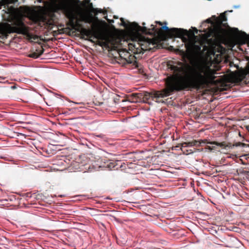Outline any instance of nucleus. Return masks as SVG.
<instances>
[{"label":"nucleus","instance_id":"21","mask_svg":"<svg viewBox=\"0 0 249 249\" xmlns=\"http://www.w3.org/2000/svg\"><path fill=\"white\" fill-rule=\"evenodd\" d=\"M142 93H146V94H148V93H151V92H148V91H144L143 92H142Z\"/></svg>","mask_w":249,"mask_h":249},{"label":"nucleus","instance_id":"13","mask_svg":"<svg viewBox=\"0 0 249 249\" xmlns=\"http://www.w3.org/2000/svg\"><path fill=\"white\" fill-rule=\"evenodd\" d=\"M243 37L246 41L249 42V35H248L245 32L242 33Z\"/></svg>","mask_w":249,"mask_h":249},{"label":"nucleus","instance_id":"9","mask_svg":"<svg viewBox=\"0 0 249 249\" xmlns=\"http://www.w3.org/2000/svg\"><path fill=\"white\" fill-rule=\"evenodd\" d=\"M156 98V102L158 103H165L164 98L168 97L170 94H153Z\"/></svg>","mask_w":249,"mask_h":249},{"label":"nucleus","instance_id":"24","mask_svg":"<svg viewBox=\"0 0 249 249\" xmlns=\"http://www.w3.org/2000/svg\"><path fill=\"white\" fill-rule=\"evenodd\" d=\"M228 12H232V10H231V11H228Z\"/></svg>","mask_w":249,"mask_h":249},{"label":"nucleus","instance_id":"12","mask_svg":"<svg viewBox=\"0 0 249 249\" xmlns=\"http://www.w3.org/2000/svg\"><path fill=\"white\" fill-rule=\"evenodd\" d=\"M196 142H188V143L185 142L183 144V146H184V147L192 146L193 145H195Z\"/></svg>","mask_w":249,"mask_h":249},{"label":"nucleus","instance_id":"1","mask_svg":"<svg viewBox=\"0 0 249 249\" xmlns=\"http://www.w3.org/2000/svg\"><path fill=\"white\" fill-rule=\"evenodd\" d=\"M216 73L213 65L207 59H201L191 67L186 77H180L177 82L172 83L169 89L171 91L185 89L199 90L214 82Z\"/></svg>","mask_w":249,"mask_h":249},{"label":"nucleus","instance_id":"17","mask_svg":"<svg viewBox=\"0 0 249 249\" xmlns=\"http://www.w3.org/2000/svg\"><path fill=\"white\" fill-rule=\"evenodd\" d=\"M9 88L11 89H15L16 88V86H11L9 87Z\"/></svg>","mask_w":249,"mask_h":249},{"label":"nucleus","instance_id":"2","mask_svg":"<svg viewBox=\"0 0 249 249\" xmlns=\"http://www.w3.org/2000/svg\"><path fill=\"white\" fill-rule=\"evenodd\" d=\"M176 36L181 38L185 43V47L187 51L189 53H194L197 54H201V46L200 43H196L193 39L187 38L188 36L187 30L181 28H174L171 29Z\"/></svg>","mask_w":249,"mask_h":249},{"label":"nucleus","instance_id":"7","mask_svg":"<svg viewBox=\"0 0 249 249\" xmlns=\"http://www.w3.org/2000/svg\"><path fill=\"white\" fill-rule=\"evenodd\" d=\"M168 65L171 70L176 73L177 76H180L181 73L184 71V67L181 63L178 66L171 64H169Z\"/></svg>","mask_w":249,"mask_h":249},{"label":"nucleus","instance_id":"15","mask_svg":"<svg viewBox=\"0 0 249 249\" xmlns=\"http://www.w3.org/2000/svg\"><path fill=\"white\" fill-rule=\"evenodd\" d=\"M162 29L165 31H168L169 30V28L168 27H167L166 25H164L161 27Z\"/></svg>","mask_w":249,"mask_h":249},{"label":"nucleus","instance_id":"25","mask_svg":"<svg viewBox=\"0 0 249 249\" xmlns=\"http://www.w3.org/2000/svg\"><path fill=\"white\" fill-rule=\"evenodd\" d=\"M164 93L167 94V93H169V92H165Z\"/></svg>","mask_w":249,"mask_h":249},{"label":"nucleus","instance_id":"5","mask_svg":"<svg viewBox=\"0 0 249 249\" xmlns=\"http://www.w3.org/2000/svg\"><path fill=\"white\" fill-rule=\"evenodd\" d=\"M120 57V61L118 62L122 64H131L133 63V56L129 54V53L126 51L123 50L119 53Z\"/></svg>","mask_w":249,"mask_h":249},{"label":"nucleus","instance_id":"28","mask_svg":"<svg viewBox=\"0 0 249 249\" xmlns=\"http://www.w3.org/2000/svg\"><path fill=\"white\" fill-rule=\"evenodd\" d=\"M145 95H150V94H145Z\"/></svg>","mask_w":249,"mask_h":249},{"label":"nucleus","instance_id":"26","mask_svg":"<svg viewBox=\"0 0 249 249\" xmlns=\"http://www.w3.org/2000/svg\"><path fill=\"white\" fill-rule=\"evenodd\" d=\"M202 93L204 94V93H205V92H204V91H203V92H202Z\"/></svg>","mask_w":249,"mask_h":249},{"label":"nucleus","instance_id":"27","mask_svg":"<svg viewBox=\"0 0 249 249\" xmlns=\"http://www.w3.org/2000/svg\"><path fill=\"white\" fill-rule=\"evenodd\" d=\"M19 89H20V90H22V89H21L20 88H19Z\"/></svg>","mask_w":249,"mask_h":249},{"label":"nucleus","instance_id":"4","mask_svg":"<svg viewBox=\"0 0 249 249\" xmlns=\"http://www.w3.org/2000/svg\"><path fill=\"white\" fill-rule=\"evenodd\" d=\"M12 32L26 35L28 37L30 36L28 28L21 21L18 22L16 26L12 27Z\"/></svg>","mask_w":249,"mask_h":249},{"label":"nucleus","instance_id":"8","mask_svg":"<svg viewBox=\"0 0 249 249\" xmlns=\"http://www.w3.org/2000/svg\"><path fill=\"white\" fill-rule=\"evenodd\" d=\"M64 12L67 18L73 21L76 18L74 9L71 7H66L64 9Z\"/></svg>","mask_w":249,"mask_h":249},{"label":"nucleus","instance_id":"10","mask_svg":"<svg viewBox=\"0 0 249 249\" xmlns=\"http://www.w3.org/2000/svg\"><path fill=\"white\" fill-rule=\"evenodd\" d=\"M130 97H128L129 98L128 100L130 102L137 103V102H141V101L140 100H139L137 98L138 94H130Z\"/></svg>","mask_w":249,"mask_h":249},{"label":"nucleus","instance_id":"16","mask_svg":"<svg viewBox=\"0 0 249 249\" xmlns=\"http://www.w3.org/2000/svg\"><path fill=\"white\" fill-rule=\"evenodd\" d=\"M31 57H35V58H37L39 57V55L36 54V53H33L30 55Z\"/></svg>","mask_w":249,"mask_h":249},{"label":"nucleus","instance_id":"3","mask_svg":"<svg viewBox=\"0 0 249 249\" xmlns=\"http://www.w3.org/2000/svg\"><path fill=\"white\" fill-rule=\"evenodd\" d=\"M209 143H211L213 145L212 146H208V148L211 150L214 149L216 146H219L222 148L223 150H228L230 149H232L233 147L236 146H240L242 147H245L246 144L243 143L237 142L235 144H234L232 145L227 144L225 142H208Z\"/></svg>","mask_w":249,"mask_h":249},{"label":"nucleus","instance_id":"19","mask_svg":"<svg viewBox=\"0 0 249 249\" xmlns=\"http://www.w3.org/2000/svg\"><path fill=\"white\" fill-rule=\"evenodd\" d=\"M195 34H197L198 33V30L196 29V28H195Z\"/></svg>","mask_w":249,"mask_h":249},{"label":"nucleus","instance_id":"11","mask_svg":"<svg viewBox=\"0 0 249 249\" xmlns=\"http://www.w3.org/2000/svg\"><path fill=\"white\" fill-rule=\"evenodd\" d=\"M228 11H225V13L221 14L220 16V19H219L218 21L221 23L227 21V17L225 15V13Z\"/></svg>","mask_w":249,"mask_h":249},{"label":"nucleus","instance_id":"23","mask_svg":"<svg viewBox=\"0 0 249 249\" xmlns=\"http://www.w3.org/2000/svg\"><path fill=\"white\" fill-rule=\"evenodd\" d=\"M123 25H124V26H125V23H123Z\"/></svg>","mask_w":249,"mask_h":249},{"label":"nucleus","instance_id":"22","mask_svg":"<svg viewBox=\"0 0 249 249\" xmlns=\"http://www.w3.org/2000/svg\"><path fill=\"white\" fill-rule=\"evenodd\" d=\"M101 11H102V10H101V9H100V10H98V12H100V13H101Z\"/></svg>","mask_w":249,"mask_h":249},{"label":"nucleus","instance_id":"14","mask_svg":"<svg viewBox=\"0 0 249 249\" xmlns=\"http://www.w3.org/2000/svg\"><path fill=\"white\" fill-rule=\"evenodd\" d=\"M212 23V21L210 19L208 18L207 19H206V20H205L203 23V24H205V23Z\"/></svg>","mask_w":249,"mask_h":249},{"label":"nucleus","instance_id":"18","mask_svg":"<svg viewBox=\"0 0 249 249\" xmlns=\"http://www.w3.org/2000/svg\"><path fill=\"white\" fill-rule=\"evenodd\" d=\"M12 98L13 99H17V100L21 99L20 98H19L18 97H13Z\"/></svg>","mask_w":249,"mask_h":249},{"label":"nucleus","instance_id":"6","mask_svg":"<svg viewBox=\"0 0 249 249\" xmlns=\"http://www.w3.org/2000/svg\"><path fill=\"white\" fill-rule=\"evenodd\" d=\"M82 33L84 36L89 37L88 40L91 42H94L92 38L98 39L101 38L100 35L97 34L96 32L90 29H83L82 30Z\"/></svg>","mask_w":249,"mask_h":249},{"label":"nucleus","instance_id":"20","mask_svg":"<svg viewBox=\"0 0 249 249\" xmlns=\"http://www.w3.org/2000/svg\"><path fill=\"white\" fill-rule=\"evenodd\" d=\"M233 7H234V8H237L239 7V5H234V6H233Z\"/></svg>","mask_w":249,"mask_h":249}]
</instances>
